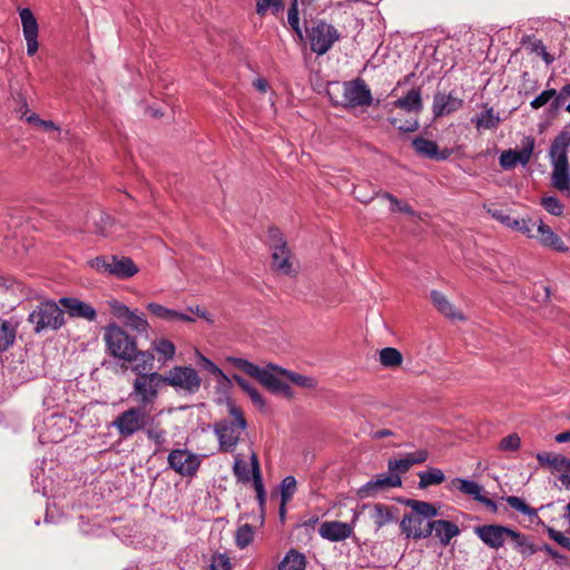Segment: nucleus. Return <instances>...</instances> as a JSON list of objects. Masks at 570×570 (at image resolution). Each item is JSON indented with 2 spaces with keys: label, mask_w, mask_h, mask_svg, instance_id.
Segmentation results:
<instances>
[{
  "label": "nucleus",
  "mask_w": 570,
  "mask_h": 570,
  "mask_svg": "<svg viewBox=\"0 0 570 570\" xmlns=\"http://www.w3.org/2000/svg\"><path fill=\"white\" fill-rule=\"evenodd\" d=\"M381 197L387 199L391 203V212L396 213L401 212L407 214L410 216H415V210L406 203L400 202L394 195L389 191H383L379 194Z\"/></svg>",
  "instance_id": "obj_48"
},
{
  "label": "nucleus",
  "mask_w": 570,
  "mask_h": 570,
  "mask_svg": "<svg viewBox=\"0 0 570 570\" xmlns=\"http://www.w3.org/2000/svg\"><path fill=\"white\" fill-rule=\"evenodd\" d=\"M268 366L271 367L272 371L286 376L293 384L297 386L307 389H313L316 386V380L312 376L302 375L274 364H268Z\"/></svg>",
  "instance_id": "obj_30"
},
{
  "label": "nucleus",
  "mask_w": 570,
  "mask_h": 570,
  "mask_svg": "<svg viewBox=\"0 0 570 570\" xmlns=\"http://www.w3.org/2000/svg\"><path fill=\"white\" fill-rule=\"evenodd\" d=\"M515 150L509 149L501 154L499 161L503 169H512L517 166Z\"/></svg>",
  "instance_id": "obj_60"
},
{
  "label": "nucleus",
  "mask_w": 570,
  "mask_h": 570,
  "mask_svg": "<svg viewBox=\"0 0 570 570\" xmlns=\"http://www.w3.org/2000/svg\"><path fill=\"white\" fill-rule=\"evenodd\" d=\"M18 323L0 317V353L8 351L16 342Z\"/></svg>",
  "instance_id": "obj_28"
},
{
  "label": "nucleus",
  "mask_w": 570,
  "mask_h": 570,
  "mask_svg": "<svg viewBox=\"0 0 570 570\" xmlns=\"http://www.w3.org/2000/svg\"><path fill=\"white\" fill-rule=\"evenodd\" d=\"M387 121L397 128L400 132L407 134V132H414L419 129V121L416 118H410L402 120L401 118L396 116H390L387 118Z\"/></svg>",
  "instance_id": "obj_45"
},
{
  "label": "nucleus",
  "mask_w": 570,
  "mask_h": 570,
  "mask_svg": "<svg viewBox=\"0 0 570 570\" xmlns=\"http://www.w3.org/2000/svg\"><path fill=\"white\" fill-rule=\"evenodd\" d=\"M90 266L100 273L127 279L135 276L139 269L130 257L127 256H98L89 262Z\"/></svg>",
  "instance_id": "obj_9"
},
{
  "label": "nucleus",
  "mask_w": 570,
  "mask_h": 570,
  "mask_svg": "<svg viewBox=\"0 0 570 570\" xmlns=\"http://www.w3.org/2000/svg\"><path fill=\"white\" fill-rule=\"evenodd\" d=\"M547 532L551 540L556 541L562 548L570 551V538L566 537L562 532L557 531L551 527H547Z\"/></svg>",
  "instance_id": "obj_61"
},
{
  "label": "nucleus",
  "mask_w": 570,
  "mask_h": 570,
  "mask_svg": "<svg viewBox=\"0 0 570 570\" xmlns=\"http://www.w3.org/2000/svg\"><path fill=\"white\" fill-rule=\"evenodd\" d=\"M111 311H112V314L119 318V320H122L124 322L126 321V318L128 317L129 313L131 312V309H129L128 306H126L125 304L118 302V301H114L111 304Z\"/></svg>",
  "instance_id": "obj_64"
},
{
  "label": "nucleus",
  "mask_w": 570,
  "mask_h": 570,
  "mask_svg": "<svg viewBox=\"0 0 570 570\" xmlns=\"http://www.w3.org/2000/svg\"><path fill=\"white\" fill-rule=\"evenodd\" d=\"M104 341L107 352L119 360L131 363L137 351V341L122 327L111 323L104 328Z\"/></svg>",
  "instance_id": "obj_5"
},
{
  "label": "nucleus",
  "mask_w": 570,
  "mask_h": 570,
  "mask_svg": "<svg viewBox=\"0 0 570 570\" xmlns=\"http://www.w3.org/2000/svg\"><path fill=\"white\" fill-rule=\"evenodd\" d=\"M566 99L556 90V96L550 100L548 114L551 118H556Z\"/></svg>",
  "instance_id": "obj_63"
},
{
  "label": "nucleus",
  "mask_w": 570,
  "mask_h": 570,
  "mask_svg": "<svg viewBox=\"0 0 570 570\" xmlns=\"http://www.w3.org/2000/svg\"><path fill=\"white\" fill-rule=\"evenodd\" d=\"M554 149H563L568 151L570 146V124L566 125L564 128L554 137L551 142Z\"/></svg>",
  "instance_id": "obj_54"
},
{
  "label": "nucleus",
  "mask_w": 570,
  "mask_h": 570,
  "mask_svg": "<svg viewBox=\"0 0 570 570\" xmlns=\"http://www.w3.org/2000/svg\"><path fill=\"white\" fill-rule=\"evenodd\" d=\"M19 14L21 19L23 36L27 41V53L31 57L38 51L39 48V26L35 14L29 8L21 9Z\"/></svg>",
  "instance_id": "obj_17"
},
{
  "label": "nucleus",
  "mask_w": 570,
  "mask_h": 570,
  "mask_svg": "<svg viewBox=\"0 0 570 570\" xmlns=\"http://www.w3.org/2000/svg\"><path fill=\"white\" fill-rule=\"evenodd\" d=\"M552 471L559 472V480L567 489L570 488V460L558 454L552 461Z\"/></svg>",
  "instance_id": "obj_37"
},
{
  "label": "nucleus",
  "mask_w": 570,
  "mask_h": 570,
  "mask_svg": "<svg viewBox=\"0 0 570 570\" xmlns=\"http://www.w3.org/2000/svg\"><path fill=\"white\" fill-rule=\"evenodd\" d=\"M306 558L297 550H289L278 566V570H305Z\"/></svg>",
  "instance_id": "obj_32"
},
{
  "label": "nucleus",
  "mask_w": 570,
  "mask_h": 570,
  "mask_svg": "<svg viewBox=\"0 0 570 570\" xmlns=\"http://www.w3.org/2000/svg\"><path fill=\"white\" fill-rule=\"evenodd\" d=\"M203 462V455L187 449H174L168 453V468L180 476L194 478Z\"/></svg>",
  "instance_id": "obj_12"
},
{
  "label": "nucleus",
  "mask_w": 570,
  "mask_h": 570,
  "mask_svg": "<svg viewBox=\"0 0 570 570\" xmlns=\"http://www.w3.org/2000/svg\"><path fill=\"white\" fill-rule=\"evenodd\" d=\"M509 539L513 542L514 549L523 559H527L539 551V547L531 542L529 537L520 531L512 529Z\"/></svg>",
  "instance_id": "obj_29"
},
{
  "label": "nucleus",
  "mask_w": 570,
  "mask_h": 570,
  "mask_svg": "<svg viewBox=\"0 0 570 570\" xmlns=\"http://www.w3.org/2000/svg\"><path fill=\"white\" fill-rule=\"evenodd\" d=\"M488 213L495 218L497 220L501 222L508 227H512V225H518V219L511 217L510 215L505 214L502 209H492L489 208Z\"/></svg>",
  "instance_id": "obj_59"
},
{
  "label": "nucleus",
  "mask_w": 570,
  "mask_h": 570,
  "mask_svg": "<svg viewBox=\"0 0 570 570\" xmlns=\"http://www.w3.org/2000/svg\"><path fill=\"white\" fill-rule=\"evenodd\" d=\"M534 138L531 136H528L522 140L521 150H515L518 164L520 163L522 165H527L530 161V158L534 149Z\"/></svg>",
  "instance_id": "obj_47"
},
{
  "label": "nucleus",
  "mask_w": 570,
  "mask_h": 570,
  "mask_svg": "<svg viewBox=\"0 0 570 570\" xmlns=\"http://www.w3.org/2000/svg\"><path fill=\"white\" fill-rule=\"evenodd\" d=\"M394 108H400L406 112L419 114L423 109L421 88H412L404 97L391 102Z\"/></svg>",
  "instance_id": "obj_25"
},
{
  "label": "nucleus",
  "mask_w": 570,
  "mask_h": 570,
  "mask_svg": "<svg viewBox=\"0 0 570 570\" xmlns=\"http://www.w3.org/2000/svg\"><path fill=\"white\" fill-rule=\"evenodd\" d=\"M124 324L138 333H147L149 328V324L145 315L142 313L138 314L137 311H131Z\"/></svg>",
  "instance_id": "obj_43"
},
{
  "label": "nucleus",
  "mask_w": 570,
  "mask_h": 570,
  "mask_svg": "<svg viewBox=\"0 0 570 570\" xmlns=\"http://www.w3.org/2000/svg\"><path fill=\"white\" fill-rule=\"evenodd\" d=\"M226 362L230 364L233 367L238 368L245 374L256 379L262 385H264L269 392L274 394H282L287 399L293 397L292 387L281 379H278L267 366V368H262L258 365L242 358L228 356L226 357Z\"/></svg>",
  "instance_id": "obj_3"
},
{
  "label": "nucleus",
  "mask_w": 570,
  "mask_h": 570,
  "mask_svg": "<svg viewBox=\"0 0 570 570\" xmlns=\"http://www.w3.org/2000/svg\"><path fill=\"white\" fill-rule=\"evenodd\" d=\"M149 422L147 409L137 405L129 407L116 416L112 425L117 429L119 435L124 439L132 436L135 433L145 430Z\"/></svg>",
  "instance_id": "obj_11"
},
{
  "label": "nucleus",
  "mask_w": 570,
  "mask_h": 570,
  "mask_svg": "<svg viewBox=\"0 0 570 570\" xmlns=\"http://www.w3.org/2000/svg\"><path fill=\"white\" fill-rule=\"evenodd\" d=\"M153 348L161 356L164 363L171 361L176 353L174 343L167 338L153 342Z\"/></svg>",
  "instance_id": "obj_40"
},
{
  "label": "nucleus",
  "mask_w": 570,
  "mask_h": 570,
  "mask_svg": "<svg viewBox=\"0 0 570 570\" xmlns=\"http://www.w3.org/2000/svg\"><path fill=\"white\" fill-rule=\"evenodd\" d=\"M59 304L66 309L70 317L95 321L97 317L96 309L88 303L77 297H61Z\"/></svg>",
  "instance_id": "obj_20"
},
{
  "label": "nucleus",
  "mask_w": 570,
  "mask_h": 570,
  "mask_svg": "<svg viewBox=\"0 0 570 570\" xmlns=\"http://www.w3.org/2000/svg\"><path fill=\"white\" fill-rule=\"evenodd\" d=\"M399 509L395 507H389L383 503H375L372 507L371 519L375 524L376 531L382 529L384 525L394 522L396 520L394 512Z\"/></svg>",
  "instance_id": "obj_27"
},
{
  "label": "nucleus",
  "mask_w": 570,
  "mask_h": 570,
  "mask_svg": "<svg viewBox=\"0 0 570 570\" xmlns=\"http://www.w3.org/2000/svg\"><path fill=\"white\" fill-rule=\"evenodd\" d=\"M419 478V487L421 489L441 484L445 480L444 473L438 468H429L426 471L420 472Z\"/></svg>",
  "instance_id": "obj_35"
},
{
  "label": "nucleus",
  "mask_w": 570,
  "mask_h": 570,
  "mask_svg": "<svg viewBox=\"0 0 570 570\" xmlns=\"http://www.w3.org/2000/svg\"><path fill=\"white\" fill-rule=\"evenodd\" d=\"M267 242L271 249L276 247L287 246V243L283 236V233L277 227H269L267 230Z\"/></svg>",
  "instance_id": "obj_55"
},
{
  "label": "nucleus",
  "mask_w": 570,
  "mask_h": 570,
  "mask_svg": "<svg viewBox=\"0 0 570 570\" xmlns=\"http://www.w3.org/2000/svg\"><path fill=\"white\" fill-rule=\"evenodd\" d=\"M284 9V0H257L256 12L261 17L265 16L267 10H271L274 16H277Z\"/></svg>",
  "instance_id": "obj_44"
},
{
  "label": "nucleus",
  "mask_w": 570,
  "mask_h": 570,
  "mask_svg": "<svg viewBox=\"0 0 570 570\" xmlns=\"http://www.w3.org/2000/svg\"><path fill=\"white\" fill-rule=\"evenodd\" d=\"M554 96L556 89H546L530 102V106L532 109L538 110L546 106Z\"/></svg>",
  "instance_id": "obj_58"
},
{
  "label": "nucleus",
  "mask_w": 570,
  "mask_h": 570,
  "mask_svg": "<svg viewBox=\"0 0 570 570\" xmlns=\"http://www.w3.org/2000/svg\"><path fill=\"white\" fill-rule=\"evenodd\" d=\"M145 433L147 439L156 445V452L165 450V445L167 443V431L161 428L159 423H154V421H151V424L146 426Z\"/></svg>",
  "instance_id": "obj_31"
},
{
  "label": "nucleus",
  "mask_w": 570,
  "mask_h": 570,
  "mask_svg": "<svg viewBox=\"0 0 570 570\" xmlns=\"http://www.w3.org/2000/svg\"><path fill=\"white\" fill-rule=\"evenodd\" d=\"M250 466H252V479L254 483V489L256 491V495H262V492H265L263 478L259 468V460L255 452L250 454Z\"/></svg>",
  "instance_id": "obj_41"
},
{
  "label": "nucleus",
  "mask_w": 570,
  "mask_h": 570,
  "mask_svg": "<svg viewBox=\"0 0 570 570\" xmlns=\"http://www.w3.org/2000/svg\"><path fill=\"white\" fill-rule=\"evenodd\" d=\"M401 485L402 480L399 474L381 473L362 485L357 491V495L361 499L374 498L382 491Z\"/></svg>",
  "instance_id": "obj_16"
},
{
  "label": "nucleus",
  "mask_w": 570,
  "mask_h": 570,
  "mask_svg": "<svg viewBox=\"0 0 570 570\" xmlns=\"http://www.w3.org/2000/svg\"><path fill=\"white\" fill-rule=\"evenodd\" d=\"M451 487L455 488L460 492L471 495L475 501L481 497L482 494V487L472 480H465L455 478L451 481Z\"/></svg>",
  "instance_id": "obj_34"
},
{
  "label": "nucleus",
  "mask_w": 570,
  "mask_h": 570,
  "mask_svg": "<svg viewBox=\"0 0 570 570\" xmlns=\"http://www.w3.org/2000/svg\"><path fill=\"white\" fill-rule=\"evenodd\" d=\"M404 503L412 509V512L405 514L400 522L402 533L415 540L429 538L432 534V527H430L432 521L429 519L439 514L438 508L430 502L414 499H407Z\"/></svg>",
  "instance_id": "obj_1"
},
{
  "label": "nucleus",
  "mask_w": 570,
  "mask_h": 570,
  "mask_svg": "<svg viewBox=\"0 0 570 570\" xmlns=\"http://www.w3.org/2000/svg\"><path fill=\"white\" fill-rule=\"evenodd\" d=\"M521 440L517 433L504 436L499 444L501 451H517L520 448Z\"/></svg>",
  "instance_id": "obj_57"
},
{
  "label": "nucleus",
  "mask_w": 570,
  "mask_h": 570,
  "mask_svg": "<svg viewBox=\"0 0 570 570\" xmlns=\"http://www.w3.org/2000/svg\"><path fill=\"white\" fill-rule=\"evenodd\" d=\"M368 507V504H363L361 507V511L355 510L351 523L341 521L323 522L318 528L320 535L331 542H338L350 538L353 533L354 524L360 518L362 511Z\"/></svg>",
  "instance_id": "obj_14"
},
{
  "label": "nucleus",
  "mask_w": 570,
  "mask_h": 570,
  "mask_svg": "<svg viewBox=\"0 0 570 570\" xmlns=\"http://www.w3.org/2000/svg\"><path fill=\"white\" fill-rule=\"evenodd\" d=\"M233 472L238 482L248 483L252 479L250 472L248 470L247 463L240 459V455H236Z\"/></svg>",
  "instance_id": "obj_50"
},
{
  "label": "nucleus",
  "mask_w": 570,
  "mask_h": 570,
  "mask_svg": "<svg viewBox=\"0 0 570 570\" xmlns=\"http://www.w3.org/2000/svg\"><path fill=\"white\" fill-rule=\"evenodd\" d=\"M549 156L552 163V185L560 191L570 193V170L568 151L563 149L549 148Z\"/></svg>",
  "instance_id": "obj_13"
},
{
  "label": "nucleus",
  "mask_w": 570,
  "mask_h": 570,
  "mask_svg": "<svg viewBox=\"0 0 570 570\" xmlns=\"http://www.w3.org/2000/svg\"><path fill=\"white\" fill-rule=\"evenodd\" d=\"M305 32L311 51L317 56L327 53L333 45L341 39L338 30L325 20L313 21L309 27L305 28Z\"/></svg>",
  "instance_id": "obj_7"
},
{
  "label": "nucleus",
  "mask_w": 570,
  "mask_h": 570,
  "mask_svg": "<svg viewBox=\"0 0 570 570\" xmlns=\"http://www.w3.org/2000/svg\"><path fill=\"white\" fill-rule=\"evenodd\" d=\"M431 299L434 307L446 318L451 321H464V315L455 308V306L448 299V297L436 291H431Z\"/></svg>",
  "instance_id": "obj_24"
},
{
  "label": "nucleus",
  "mask_w": 570,
  "mask_h": 570,
  "mask_svg": "<svg viewBox=\"0 0 570 570\" xmlns=\"http://www.w3.org/2000/svg\"><path fill=\"white\" fill-rule=\"evenodd\" d=\"M163 384H165L164 374L158 372H151L149 375L141 374L135 377L129 397L147 409L157 401Z\"/></svg>",
  "instance_id": "obj_6"
},
{
  "label": "nucleus",
  "mask_w": 570,
  "mask_h": 570,
  "mask_svg": "<svg viewBox=\"0 0 570 570\" xmlns=\"http://www.w3.org/2000/svg\"><path fill=\"white\" fill-rule=\"evenodd\" d=\"M272 250V268L281 274L295 277L297 271L293 267L289 248L287 246H281Z\"/></svg>",
  "instance_id": "obj_21"
},
{
  "label": "nucleus",
  "mask_w": 570,
  "mask_h": 570,
  "mask_svg": "<svg viewBox=\"0 0 570 570\" xmlns=\"http://www.w3.org/2000/svg\"><path fill=\"white\" fill-rule=\"evenodd\" d=\"M521 43L525 46L530 52L542 57L547 65H550L554 60L553 56L547 51L542 40L535 39L532 36H524Z\"/></svg>",
  "instance_id": "obj_33"
},
{
  "label": "nucleus",
  "mask_w": 570,
  "mask_h": 570,
  "mask_svg": "<svg viewBox=\"0 0 570 570\" xmlns=\"http://www.w3.org/2000/svg\"><path fill=\"white\" fill-rule=\"evenodd\" d=\"M254 540V529L250 524L245 523L236 530L235 541L239 549H245Z\"/></svg>",
  "instance_id": "obj_42"
},
{
  "label": "nucleus",
  "mask_w": 570,
  "mask_h": 570,
  "mask_svg": "<svg viewBox=\"0 0 570 570\" xmlns=\"http://www.w3.org/2000/svg\"><path fill=\"white\" fill-rule=\"evenodd\" d=\"M295 491L296 479L293 475L284 478L281 484V498L283 501V505H286V503L292 499Z\"/></svg>",
  "instance_id": "obj_51"
},
{
  "label": "nucleus",
  "mask_w": 570,
  "mask_h": 570,
  "mask_svg": "<svg viewBox=\"0 0 570 570\" xmlns=\"http://www.w3.org/2000/svg\"><path fill=\"white\" fill-rule=\"evenodd\" d=\"M412 146L417 155L438 161L445 160L452 155V149L444 148L440 150L435 141L421 136L412 140Z\"/></svg>",
  "instance_id": "obj_18"
},
{
  "label": "nucleus",
  "mask_w": 570,
  "mask_h": 570,
  "mask_svg": "<svg viewBox=\"0 0 570 570\" xmlns=\"http://www.w3.org/2000/svg\"><path fill=\"white\" fill-rule=\"evenodd\" d=\"M165 385L174 387L177 392L196 394L202 386V377L193 366L176 365L164 374Z\"/></svg>",
  "instance_id": "obj_10"
},
{
  "label": "nucleus",
  "mask_w": 570,
  "mask_h": 570,
  "mask_svg": "<svg viewBox=\"0 0 570 570\" xmlns=\"http://www.w3.org/2000/svg\"><path fill=\"white\" fill-rule=\"evenodd\" d=\"M542 207L553 216H561L563 214V204L554 196H546L541 199Z\"/></svg>",
  "instance_id": "obj_53"
},
{
  "label": "nucleus",
  "mask_w": 570,
  "mask_h": 570,
  "mask_svg": "<svg viewBox=\"0 0 570 570\" xmlns=\"http://www.w3.org/2000/svg\"><path fill=\"white\" fill-rule=\"evenodd\" d=\"M147 309L157 318L165 321H175V316H177V311L167 308L158 303H149L147 305Z\"/></svg>",
  "instance_id": "obj_49"
},
{
  "label": "nucleus",
  "mask_w": 570,
  "mask_h": 570,
  "mask_svg": "<svg viewBox=\"0 0 570 570\" xmlns=\"http://www.w3.org/2000/svg\"><path fill=\"white\" fill-rule=\"evenodd\" d=\"M132 362H136L131 366V371L136 374V376L142 375H149V373L155 372L154 367L147 363L144 358L139 356V358L134 360Z\"/></svg>",
  "instance_id": "obj_62"
},
{
  "label": "nucleus",
  "mask_w": 570,
  "mask_h": 570,
  "mask_svg": "<svg viewBox=\"0 0 570 570\" xmlns=\"http://www.w3.org/2000/svg\"><path fill=\"white\" fill-rule=\"evenodd\" d=\"M503 500H505V502L513 510L529 517L531 521H533V519H539L538 510L534 508H531L529 504H527V502L523 499L515 497V495H508V497L503 498Z\"/></svg>",
  "instance_id": "obj_38"
},
{
  "label": "nucleus",
  "mask_w": 570,
  "mask_h": 570,
  "mask_svg": "<svg viewBox=\"0 0 570 570\" xmlns=\"http://www.w3.org/2000/svg\"><path fill=\"white\" fill-rule=\"evenodd\" d=\"M539 243L548 248H551L559 253H566L568 247L564 242L558 236L550 226L544 224L541 219H539V224L537 226V237Z\"/></svg>",
  "instance_id": "obj_22"
},
{
  "label": "nucleus",
  "mask_w": 570,
  "mask_h": 570,
  "mask_svg": "<svg viewBox=\"0 0 570 570\" xmlns=\"http://www.w3.org/2000/svg\"><path fill=\"white\" fill-rule=\"evenodd\" d=\"M209 569L210 570H232V563H230L229 557L224 553L213 554Z\"/></svg>",
  "instance_id": "obj_56"
},
{
  "label": "nucleus",
  "mask_w": 570,
  "mask_h": 570,
  "mask_svg": "<svg viewBox=\"0 0 570 570\" xmlns=\"http://www.w3.org/2000/svg\"><path fill=\"white\" fill-rule=\"evenodd\" d=\"M428 456L429 454L426 450H419L412 453H407L401 459L390 460L387 466L390 471L405 473L414 464L424 463L428 460Z\"/></svg>",
  "instance_id": "obj_23"
},
{
  "label": "nucleus",
  "mask_w": 570,
  "mask_h": 570,
  "mask_svg": "<svg viewBox=\"0 0 570 570\" xmlns=\"http://www.w3.org/2000/svg\"><path fill=\"white\" fill-rule=\"evenodd\" d=\"M539 220H532L531 218L518 219V225H512L511 228L517 229L530 238L537 237V226Z\"/></svg>",
  "instance_id": "obj_52"
},
{
  "label": "nucleus",
  "mask_w": 570,
  "mask_h": 570,
  "mask_svg": "<svg viewBox=\"0 0 570 570\" xmlns=\"http://www.w3.org/2000/svg\"><path fill=\"white\" fill-rule=\"evenodd\" d=\"M287 21L292 30L297 35V37L303 39V31L299 26V11H298V1L292 0L291 6L287 12Z\"/></svg>",
  "instance_id": "obj_46"
},
{
  "label": "nucleus",
  "mask_w": 570,
  "mask_h": 570,
  "mask_svg": "<svg viewBox=\"0 0 570 570\" xmlns=\"http://www.w3.org/2000/svg\"><path fill=\"white\" fill-rule=\"evenodd\" d=\"M472 121L475 124L476 129H494L500 124V117L498 114H494L493 108L490 107Z\"/></svg>",
  "instance_id": "obj_36"
},
{
  "label": "nucleus",
  "mask_w": 570,
  "mask_h": 570,
  "mask_svg": "<svg viewBox=\"0 0 570 570\" xmlns=\"http://www.w3.org/2000/svg\"><path fill=\"white\" fill-rule=\"evenodd\" d=\"M333 106L344 109H354L357 107H368L373 102V96L370 87L364 79L357 77L342 83V95L338 96L327 90Z\"/></svg>",
  "instance_id": "obj_4"
},
{
  "label": "nucleus",
  "mask_w": 570,
  "mask_h": 570,
  "mask_svg": "<svg viewBox=\"0 0 570 570\" xmlns=\"http://www.w3.org/2000/svg\"><path fill=\"white\" fill-rule=\"evenodd\" d=\"M462 106L463 99L454 96L452 92H436L433 97L432 112L434 118H441L458 111Z\"/></svg>",
  "instance_id": "obj_19"
},
{
  "label": "nucleus",
  "mask_w": 570,
  "mask_h": 570,
  "mask_svg": "<svg viewBox=\"0 0 570 570\" xmlns=\"http://www.w3.org/2000/svg\"><path fill=\"white\" fill-rule=\"evenodd\" d=\"M430 527H432V533H435L443 547L450 544L451 540L460 534V528L448 520H433Z\"/></svg>",
  "instance_id": "obj_26"
},
{
  "label": "nucleus",
  "mask_w": 570,
  "mask_h": 570,
  "mask_svg": "<svg viewBox=\"0 0 570 570\" xmlns=\"http://www.w3.org/2000/svg\"><path fill=\"white\" fill-rule=\"evenodd\" d=\"M512 528L502 524H483L474 528L475 535L490 549L499 550L509 539Z\"/></svg>",
  "instance_id": "obj_15"
},
{
  "label": "nucleus",
  "mask_w": 570,
  "mask_h": 570,
  "mask_svg": "<svg viewBox=\"0 0 570 570\" xmlns=\"http://www.w3.org/2000/svg\"><path fill=\"white\" fill-rule=\"evenodd\" d=\"M403 356L394 347H384L380 351V362L385 367H396L402 364Z\"/></svg>",
  "instance_id": "obj_39"
},
{
  "label": "nucleus",
  "mask_w": 570,
  "mask_h": 570,
  "mask_svg": "<svg viewBox=\"0 0 570 570\" xmlns=\"http://www.w3.org/2000/svg\"><path fill=\"white\" fill-rule=\"evenodd\" d=\"M28 321L33 324L35 333L39 334L45 330H58L65 324L63 311L58 304L51 301L41 302L29 314Z\"/></svg>",
  "instance_id": "obj_8"
},
{
  "label": "nucleus",
  "mask_w": 570,
  "mask_h": 570,
  "mask_svg": "<svg viewBox=\"0 0 570 570\" xmlns=\"http://www.w3.org/2000/svg\"><path fill=\"white\" fill-rule=\"evenodd\" d=\"M228 412L234 421L222 420L214 425V432L218 439L219 452L232 453L247 428L244 412L233 401H228Z\"/></svg>",
  "instance_id": "obj_2"
}]
</instances>
